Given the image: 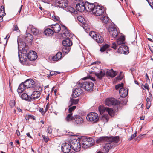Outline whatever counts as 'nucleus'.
Here are the masks:
<instances>
[{
	"mask_svg": "<svg viewBox=\"0 0 153 153\" xmlns=\"http://www.w3.org/2000/svg\"><path fill=\"white\" fill-rule=\"evenodd\" d=\"M94 141L91 138H85L82 142V147L84 148H86L92 146L94 144Z\"/></svg>",
	"mask_w": 153,
	"mask_h": 153,
	"instance_id": "nucleus-1",
	"label": "nucleus"
},
{
	"mask_svg": "<svg viewBox=\"0 0 153 153\" xmlns=\"http://www.w3.org/2000/svg\"><path fill=\"white\" fill-rule=\"evenodd\" d=\"M104 9L102 6L99 5L94 6L92 10L93 13L96 16H101L104 13Z\"/></svg>",
	"mask_w": 153,
	"mask_h": 153,
	"instance_id": "nucleus-2",
	"label": "nucleus"
},
{
	"mask_svg": "<svg viewBox=\"0 0 153 153\" xmlns=\"http://www.w3.org/2000/svg\"><path fill=\"white\" fill-rule=\"evenodd\" d=\"M86 119L94 123L98 121L99 117L96 113L91 112L88 114Z\"/></svg>",
	"mask_w": 153,
	"mask_h": 153,
	"instance_id": "nucleus-3",
	"label": "nucleus"
},
{
	"mask_svg": "<svg viewBox=\"0 0 153 153\" xmlns=\"http://www.w3.org/2000/svg\"><path fill=\"white\" fill-rule=\"evenodd\" d=\"M119 140V137L118 136H112L110 137H102L97 139V142L98 143L105 141H114L117 142Z\"/></svg>",
	"mask_w": 153,
	"mask_h": 153,
	"instance_id": "nucleus-4",
	"label": "nucleus"
},
{
	"mask_svg": "<svg viewBox=\"0 0 153 153\" xmlns=\"http://www.w3.org/2000/svg\"><path fill=\"white\" fill-rule=\"evenodd\" d=\"M94 84L90 81L84 82L80 85V86L85 90L90 91L93 90Z\"/></svg>",
	"mask_w": 153,
	"mask_h": 153,
	"instance_id": "nucleus-5",
	"label": "nucleus"
},
{
	"mask_svg": "<svg viewBox=\"0 0 153 153\" xmlns=\"http://www.w3.org/2000/svg\"><path fill=\"white\" fill-rule=\"evenodd\" d=\"M70 144L71 148L74 151L78 152L80 151L81 145L79 140L75 139L71 141Z\"/></svg>",
	"mask_w": 153,
	"mask_h": 153,
	"instance_id": "nucleus-6",
	"label": "nucleus"
},
{
	"mask_svg": "<svg viewBox=\"0 0 153 153\" xmlns=\"http://www.w3.org/2000/svg\"><path fill=\"white\" fill-rule=\"evenodd\" d=\"M105 105H119L120 102L118 100L113 98H107L105 101Z\"/></svg>",
	"mask_w": 153,
	"mask_h": 153,
	"instance_id": "nucleus-7",
	"label": "nucleus"
},
{
	"mask_svg": "<svg viewBox=\"0 0 153 153\" xmlns=\"http://www.w3.org/2000/svg\"><path fill=\"white\" fill-rule=\"evenodd\" d=\"M119 140V139L117 142H115L114 141H107L108 143H106L104 146L103 147V151H104L106 153H108L109 149L114 146L115 144L117 143Z\"/></svg>",
	"mask_w": 153,
	"mask_h": 153,
	"instance_id": "nucleus-8",
	"label": "nucleus"
},
{
	"mask_svg": "<svg viewBox=\"0 0 153 153\" xmlns=\"http://www.w3.org/2000/svg\"><path fill=\"white\" fill-rule=\"evenodd\" d=\"M28 29L30 30L31 33L34 36H38L41 34V32L36 27L32 25H30L28 27Z\"/></svg>",
	"mask_w": 153,
	"mask_h": 153,
	"instance_id": "nucleus-9",
	"label": "nucleus"
},
{
	"mask_svg": "<svg viewBox=\"0 0 153 153\" xmlns=\"http://www.w3.org/2000/svg\"><path fill=\"white\" fill-rule=\"evenodd\" d=\"M62 150L64 153H69L71 148V144L65 143L62 145Z\"/></svg>",
	"mask_w": 153,
	"mask_h": 153,
	"instance_id": "nucleus-10",
	"label": "nucleus"
},
{
	"mask_svg": "<svg viewBox=\"0 0 153 153\" xmlns=\"http://www.w3.org/2000/svg\"><path fill=\"white\" fill-rule=\"evenodd\" d=\"M109 34L113 38H116L118 35V32L116 28L112 27L108 29Z\"/></svg>",
	"mask_w": 153,
	"mask_h": 153,
	"instance_id": "nucleus-11",
	"label": "nucleus"
},
{
	"mask_svg": "<svg viewBox=\"0 0 153 153\" xmlns=\"http://www.w3.org/2000/svg\"><path fill=\"white\" fill-rule=\"evenodd\" d=\"M118 52L121 53L128 54L129 53L128 48L126 46L121 45L119 48Z\"/></svg>",
	"mask_w": 153,
	"mask_h": 153,
	"instance_id": "nucleus-12",
	"label": "nucleus"
},
{
	"mask_svg": "<svg viewBox=\"0 0 153 153\" xmlns=\"http://www.w3.org/2000/svg\"><path fill=\"white\" fill-rule=\"evenodd\" d=\"M27 88H33L35 85V82L31 79L26 80L24 82Z\"/></svg>",
	"mask_w": 153,
	"mask_h": 153,
	"instance_id": "nucleus-13",
	"label": "nucleus"
},
{
	"mask_svg": "<svg viewBox=\"0 0 153 153\" xmlns=\"http://www.w3.org/2000/svg\"><path fill=\"white\" fill-rule=\"evenodd\" d=\"M59 7L65 8L68 6V1L67 0H59L57 2Z\"/></svg>",
	"mask_w": 153,
	"mask_h": 153,
	"instance_id": "nucleus-14",
	"label": "nucleus"
},
{
	"mask_svg": "<svg viewBox=\"0 0 153 153\" xmlns=\"http://www.w3.org/2000/svg\"><path fill=\"white\" fill-rule=\"evenodd\" d=\"M119 93L121 97L125 98L128 95V89L126 88H120L119 90Z\"/></svg>",
	"mask_w": 153,
	"mask_h": 153,
	"instance_id": "nucleus-15",
	"label": "nucleus"
},
{
	"mask_svg": "<svg viewBox=\"0 0 153 153\" xmlns=\"http://www.w3.org/2000/svg\"><path fill=\"white\" fill-rule=\"evenodd\" d=\"M51 27L53 30V33H58L61 30V27L59 25L58 23H56L55 25H52Z\"/></svg>",
	"mask_w": 153,
	"mask_h": 153,
	"instance_id": "nucleus-16",
	"label": "nucleus"
},
{
	"mask_svg": "<svg viewBox=\"0 0 153 153\" xmlns=\"http://www.w3.org/2000/svg\"><path fill=\"white\" fill-rule=\"evenodd\" d=\"M82 93V90L80 88H76L73 91L72 94L73 98H76Z\"/></svg>",
	"mask_w": 153,
	"mask_h": 153,
	"instance_id": "nucleus-17",
	"label": "nucleus"
},
{
	"mask_svg": "<svg viewBox=\"0 0 153 153\" xmlns=\"http://www.w3.org/2000/svg\"><path fill=\"white\" fill-rule=\"evenodd\" d=\"M95 6L93 4H90L88 2L85 3V10L88 12H92L94 6Z\"/></svg>",
	"mask_w": 153,
	"mask_h": 153,
	"instance_id": "nucleus-18",
	"label": "nucleus"
},
{
	"mask_svg": "<svg viewBox=\"0 0 153 153\" xmlns=\"http://www.w3.org/2000/svg\"><path fill=\"white\" fill-rule=\"evenodd\" d=\"M73 122L77 124H80L83 122V119L78 115L74 116Z\"/></svg>",
	"mask_w": 153,
	"mask_h": 153,
	"instance_id": "nucleus-19",
	"label": "nucleus"
},
{
	"mask_svg": "<svg viewBox=\"0 0 153 153\" xmlns=\"http://www.w3.org/2000/svg\"><path fill=\"white\" fill-rule=\"evenodd\" d=\"M85 3L80 2L77 4L76 7V9L80 12H82L85 10Z\"/></svg>",
	"mask_w": 153,
	"mask_h": 153,
	"instance_id": "nucleus-20",
	"label": "nucleus"
},
{
	"mask_svg": "<svg viewBox=\"0 0 153 153\" xmlns=\"http://www.w3.org/2000/svg\"><path fill=\"white\" fill-rule=\"evenodd\" d=\"M62 44L64 46L69 47L72 45V42L69 37H67L66 39L63 40L62 42Z\"/></svg>",
	"mask_w": 153,
	"mask_h": 153,
	"instance_id": "nucleus-21",
	"label": "nucleus"
},
{
	"mask_svg": "<svg viewBox=\"0 0 153 153\" xmlns=\"http://www.w3.org/2000/svg\"><path fill=\"white\" fill-rule=\"evenodd\" d=\"M24 37L25 40L28 43L31 42L33 39V36L29 33L25 34Z\"/></svg>",
	"mask_w": 153,
	"mask_h": 153,
	"instance_id": "nucleus-22",
	"label": "nucleus"
},
{
	"mask_svg": "<svg viewBox=\"0 0 153 153\" xmlns=\"http://www.w3.org/2000/svg\"><path fill=\"white\" fill-rule=\"evenodd\" d=\"M125 36L123 35H121L117 40V42L118 45H120L124 44L125 42Z\"/></svg>",
	"mask_w": 153,
	"mask_h": 153,
	"instance_id": "nucleus-23",
	"label": "nucleus"
},
{
	"mask_svg": "<svg viewBox=\"0 0 153 153\" xmlns=\"http://www.w3.org/2000/svg\"><path fill=\"white\" fill-rule=\"evenodd\" d=\"M27 88L24 82H22L20 84L19 86L17 89V92L19 93H21L23 92Z\"/></svg>",
	"mask_w": 153,
	"mask_h": 153,
	"instance_id": "nucleus-24",
	"label": "nucleus"
},
{
	"mask_svg": "<svg viewBox=\"0 0 153 153\" xmlns=\"http://www.w3.org/2000/svg\"><path fill=\"white\" fill-rule=\"evenodd\" d=\"M18 57L19 60L21 64L23 65L25 64V62L28 59L27 56H22L21 57H20L19 54V52Z\"/></svg>",
	"mask_w": 153,
	"mask_h": 153,
	"instance_id": "nucleus-25",
	"label": "nucleus"
},
{
	"mask_svg": "<svg viewBox=\"0 0 153 153\" xmlns=\"http://www.w3.org/2000/svg\"><path fill=\"white\" fill-rule=\"evenodd\" d=\"M94 39L99 43H102L104 41L102 36L100 35L97 34V36H95Z\"/></svg>",
	"mask_w": 153,
	"mask_h": 153,
	"instance_id": "nucleus-26",
	"label": "nucleus"
},
{
	"mask_svg": "<svg viewBox=\"0 0 153 153\" xmlns=\"http://www.w3.org/2000/svg\"><path fill=\"white\" fill-rule=\"evenodd\" d=\"M33 53L29 54L27 56L28 59H29L30 60L33 61L36 60L37 58V55L36 54V53L33 51Z\"/></svg>",
	"mask_w": 153,
	"mask_h": 153,
	"instance_id": "nucleus-27",
	"label": "nucleus"
},
{
	"mask_svg": "<svg viewBox=\"0 0 153 153\" xmlns=\"http://www.w3.org/2000/svg\"><path fill=\"white\" fill-rule=\"evenodd\" d=\"M63 27L64 28V30H62V35H64V36H65L66 37L68 38L69 36H70V33L69 31L68 30L66 27L63 25H62ZM62 36H63L62 35Z\"/></svg>",
	"mask_w": 153,
	"mask_h": 153,
	"instance_id": "nucleus-28",
	"label": "nucleus"
},
{
	"mask_svg": "<svg viewBox=\"0 0 153 153\" xmlns=\"http://www.w3.org/2000/svg\"><path fill=\"white\" fill-rule=\"evenodd\" d=\"M95 74L98 79H101L105 75V73L104 71L101 70L99 72H95Z\"/></svg>",
	"mask_w": 153,
	"mask_h": 153,
	"instance_id": "nucleus-29",
	"label": "nucleus"
},
{
	"mask_svg": "<svg viewBox=\"0 0 153 153\" xmlns=\"http://www.w3.org/2000/svg\"><path fill=\"white\" fill-rule=\"evenodd\" d=\"M62 55L61 52H58L53 57L52 59L54 61H57L60 59L62 57Z\"/></svg>",
	"mask_w": 153,
	"mask_h": 153,
	"instance_id": "nucleus-30",
	"label": "nucleus"
},
{
	"mask_svg": "<svg viewBox=\"0 0 153 153\" xmlns=\"http://www.w3.org/2000/svg\"><path fill=\"white\" fill-rule=\"evenodd\" d=\"M40 93L38 91H34L31 95V98L35 99L39 98L40 96Z\"/></svg>",
	"mask_w": 153,
	"mask_h": 153,
	"instance_id": "nucleus-31",
	"label": "nucleus"
},
{
	"mask_svg": "<svg viewBox=\"0 0 153 153\" xmlns=\"http://www.w3.org/2000/svg\"><path fill=\"white\" fill-rule=\"evenodd\" d=\"M44 33L46 35H52L53 33V30L52 28H47L45 30Z\"/></svg>",
	"mask_w": 153,
	"mask_h": 153,
	"instance_id": "nucleus-32",
	"label": "nucleus"
},
{
	"mask_svg": "<svg viewBox=\"0 0 153 153\" xmlns=\"http://www.w3.org/2000/svg\"><path fill=\"white\" fill-rule=\"evenodd\" d=\"M106 74L111 77H113L116 75V73L111 69V71H108L106 72Z\"/></svg>",
	"mask_w": 153,
	"mask_h": 153,
	"instance_id": "nucleus-33",
	"label": "nucleus"
},
{
	"mask_svg": "<svg viewBox=\"0 0 153 153\" xmlns=\"http://www.w3.org/2000/svg\"><path fill=\"white\" fill-rule=\"evenodd\" d=\"M108 108H105L103 106H99L98 107L99 111L101 114H103V112L105 111H107V109Z\"/></svg>",
	"mask_w": 153,
	"mask_h": 153,
	"instance_id": "nucleus-34",
	"label": "nucleus"
},
{
	"mask_svg": "<svg viewBox=\"0 0 153 153\" xmlns=\"http://www.w3.org/2000/svg\"><path fill=\"white\" fill-rule=\"evenodd\" d=\"M72 113H70L66 117L65 119V120L68 122L71 120L73 121L74 119V117L72 116Z\"/></svg>",
	"mask_w": 153,
	"mask_h": 153,
	"instance_id": "nucleus-35",
	"label": "nucleus"
},
{
	"mask_svg": "<svg viewBox=\"0 0 153 153\" xmlns=\"http://www.w3.org/2000/svg\"><path fill=\"white\" fill-rule=\"evenodd\" d=\"M100 19L106 24L108 23L109 20V18L106 16L101 17L100 18Z\"/></svg>",
	"mask_w": 153,
	"mask_h": 153,
	"instance_id": "nucleus-36",
	"label": "nucleus"
},
{
	"mask_svg": "<svg viewBox=\"0 0 153 153\" xmlns=\"http://www.w3.org/2000/svg\"><path fill=\"white\" fill-rule=\"evenodd\" d=\"M107 112H108L110 116L111 117L114 116L115 114V111L111 108H107Z\"/></svg>",
	"mask_w": 153,
	"mask_h": 153,
	"instance_id": "nucleus-37",
	"label": "nucleus"
},
{
	"mask_svg": "<svg viewBox=\"0 0 153 153\" xmlns=\"http://www.w3.org/2000/svg\"><path fill=\"white\" fill-rule=\"evenodd\" d=\"M79 99H76L73 98L71 99L70 100V102L71 103V105H70L77 104L79 102Z\"/></svg>",
	"mask_w": 153,
	"mask_h": 153,
	"instance_id": "nucleus-38",
	"label": "nucleus"
},
{
	"mask_svg": "<svg viewBox=\"0 0 153 153\" xmlns=\"http://www.w3.org/2000/svg\"><path fill=\"white\" fill-rule=\"evenodd\" d=\"M109 47V46L107 44H105L102 46L100 49V51L101 52H103L108 49Z\"/></svg>",
	"mask_w": 153,
	"mask_h": 153,
	"instance_id": "nucleus-39",
	"label": "nucleus"
},
{
	"mask_svg": "<svg viewBox=\"0 0 153 153\" xmlns=\"http://www.w3.org/2000/svg\"><path fill=\"white\" fill-rule=\"evenodd\" d=\"M5 15V13L4 7L1 6V12H0V18L4 16Z\"/></svg>",
	"mask_w": 153,
	"mask_h": 153,
	"instance_id": "nucleus-40",
	"label": "nucleus"
},
{
	"mask_svg": "<svg viewBox=\"0 0 153 153\" xmlns=\"http://www.w3.org/2000/svg\"><path fill=\"white\" fill-rule=\"evenodd\" d=\"M69 51L70 48L68 47L64 46L62 49V52L65 54L68 53Z\"/></svg>",
	"mask_w": 153,
	"mask_h": 153,
	"instance_id": "nucleus-41",
	"label": "nucleus"
},
{
	"mask_svg": "<svg viewBox=\"0 0 153 153\" xmlns=\"http://www.w3.org/2000/svg\"><path fill=\"white\" fill-rule=\"evenodd\" d=\"M21 98L23 100H27L28 99V96L27 94L24 93L21 95Z\"/></svg>",
	"mask_w": 153,
	"mask_h": 153,
	"instance_id": "nucleus-42",
	"label": "nucleus"
},
{
	"mask_svg": "<svg viewBox=\"0 0 153 153\" xmlns=\"http://www.w3.org/2000/svg\"><path fill=\"white\" fill-rule=\"evenodd\" d=\"M97 33H96L95 32L93 31H91L89 33V35L94 39L95 36H97Z\"/></svg>",
	"mask_w": 153,
	"mask_h": 153,
	"instance_id": "nucleus-43",
	"label": "nucleus"
},
{
	"mask_svg": "<svg viewBox=\"0 0 153 153\" xmlns=\"http://www.w3.org/2000/svg\"><path fill=\"white\" fill-rule=\"evenodd\" d=\"M123 83L119 84L115 86V88L117 90L118 89H120V88H123Z\"/></svg>",
	"mask_w": 153,
	"mask_h": 153,
	"instance_id": "nucleus-44",
	"label": "nucleus"
},
{
	"mask_svg": "<svg viewBox=\"0 0 153 153\" xmlns=\"http://www.w3.org/2000/svg\"><path fill=\"white\" fill-rule=\"evenodd\" d=\"M76 108L75 106H73L72 107H70L68 109V112L69 113H72V111H73Z\"/></svg>",
	"mask_w": 153,
	"mask_h": 153,
	"instance_id": "nucleus-45",
	"label": "nucleus"
},
{
	"mask_svg": "<svg viewBox=\"0 0 153 153\" xmlns=\"http://www.w3.org/2000/svg\"><path fill=\"white\" fill-rule=\"evenodd\" d=\"M150 6V7L153 8V0H146Z\"/></svg>",
	"mask_w": 153,
	"mask_h": 153,
	"instance_id": "nucleus-46",
	"label": "nucleus"
},
{
	"mask_svg": "<svg viewBox=\"0 0 153 153\" xmlns=\"http://www.w3.org/2000/svg\"><path fill=\"white\" fill-rule=\"evenodd\" d=\"M52 18L53 20L56 22L59 21L60 20L58 16L55 15L53 16Z\"/></svg>",
	"mask_w": 153,
	"mask_h": 153,
	"instance_id": "nucleus-47",
	"label": "nucleus"
},
{
	"mask_svg": "<svg viewBox=\"0 0 153 153\" xmlns=\"http://www.w3.org/2000/svg\"><path fill=\"white\" fill-rule=\"evenodd\" d=\"M77 19L81 23L83 22L84 20V18L80 16H78L77 17Z\"/></svg>",
	"mask_w": 153,
	"mask_h": 153,
	"instance_id": "nucleus-48",
	"label": "nucleus"
},
{
	"mask_svg": "<svg viewBox=\"0 0 153 153\" xmlns=\"http://www.w3.org/2000/svg\"><path fill=\"white\" fill-rule=\"evenodd\" d=\"M60 73L58 71H52L50 72V75L52 76L54 75H56Z\"/></svg>",
	"mask_w": 153,
	"mask_h": 153,
	"instance_id": "nucleus-49",
	"label": "nucleus"
},
{
	"mask_svg": "<svg viewBox=\"0 0 153 153\" xmlns=\"http://www.w3.org/2000/svg\"><path fill=\"white\" fill-rule=\"evenodd\" d=\"M90 79L91 80H92L93 81H94L95 80L94 78L93 77H91L90 76H88L86 77H84V78H83V79L84 80H85L86 79Z\"/></svg>",
	"mask_w": 153,
	"mask_h": 153,
	"instance_id": "nucleus-50",
	"label": "nucleus"
},
{
	"mask_svg": "<svg viewBox=\"0 0 153 153\" xmlns=\"http://www.w3.org/2000/svg\"><path fill=\"white\" fill-rule=\"evenodd\" d=\"M13 31H17L18 32V30L19 31L18 27L16 25H14L13 28Z\"/></svg>",
	"mask_w": 153,
	"mask_h": 153,
	"instance_id": "nucleus-51",
	"label": "nucleus"
},
{
	"mask_svg": "<svg viewBox=\"0 0 153 153\" xmlns=\"http://www.w3.org/2000/svg\"><path fill=\"white\" fill-rule=\"evenodd\" d=\"M69 9H70V11H71L72 13H76L77 11L75 10L74 8L70 7Z\"/></svg>",
	"mask_w": 153,
	"mask_h": 153,
	"instance_id": "nucleus-52",
	"label": "nucleus"
},
{
	"mask_svg": "<svg viewBox=\"0 0 153 153\" xmlns=\"http://www.w3.org/2000/svg\"><path fill=\"white\" fill-rule=\"evenodd\" d=\"M136 136V133H135L134 134H132L131 137L129 138L128 140H131L134 137Z\"/></svg>",
	"mask_w": 153,
	"mask_h": 153,
	"instance_id": "nucleus-53",
	"label": "nucleus"
},
{
	"mask_svg": "<svg viewBox=\"0 0 153 153\" xmlns=\"http://www.w3.org/2000/svg\"><path fill=\"white\" fill-rule=\"evenodd\" d=\"M47 131L49 134H51L52 132V129L51 126H49L47 129Z\"/></svg>",
	"mask_w": 153,
	"mask_h": 153,
	"instance_id": "nucleus-54",
	"label": "nucleus"
},
{
	"mask_svg": "<svg viewBox=\"0 0 153 153\" xmlns=\"http://www.w3.org/2000/svg\"><path fill=\"white\" fill-rule=\"evenodd\" d=\"M112 48L114 49H116L117 48V45L116 43L114 42L112 43Z\"/></svg>",
	"mask_w": 153,
	"mask_h": 153,
	"instance_id": "nucleus-55",
	"label": "nucleus"
},
{
	"mask_svg": "<svg viewBox=\"0 0 153 153\" xmlns=\"http://www.w3.org/2000/svg\"><path fill=\"white\" fill-rule=\"evenodd\" d=\"M18 42V46L22 45V44H23V47H24V46H25L26 45V44L25 43H23L22 42H19L18 40L17 41Z\"/></svg>",
	"mask_w": 153,
	"mask_h": 153,
	"instance_id": "nucleus-56",
	"label": "nucleus"
},
{
	"mask_svg": "<svg viewBox=\"0 0 153 153\" xmlns=\"http://www.w3.org/2000/svg\"><path fill=\"white\" fill-rule=\"evenodd\" d=\"M16 104L15 101L14 100H11L9 104L10 105H15Z\"/></svg>",
	"mask_w": 153,
	"mask_h": 153,
	"instance_id": "nucleus-57",
	"label": "nucleus"
},
{
	"mask_svg": "<svg viewBox=\"0 0 153 153\" xmlns=\"http://www.w3.org/2000/svg\"><path fill=\"white\" fill-rule=\"evenodd\" d=\"M146 101H147V105H150L151 103V101L150 99L149 98H147L146 99Z\"/></svg>",
	"mask_w": 153,
	"mask_h": 153,
	"instance_id": "nucleus-58",
	"label": "nucleus"
},
{
	"mask_svg": "<svg viewBox=\"0 0 153 153\" xmlns=\"http://www.w3.org/2000/svg\"><path fill=\"white\" fill-rule=\"evenodd\" d=\"M146 79L147 82H150V80L147 74H146Z\"/></svg>",
	"mask_w": 153,
	"mask_h": 153,
	"instance_id": "nucleus-59",
	"label": "nucleus"
},
{
	"mask_svg": "<svg viewBox=\"0 0 153 153\" xmlns=\"http://www.w3.org/2000/svg\"><path fill=\"white\" fill-rule=\"evenodd\" d=\"M43 138H44L45 141L46 142H47L48 141V140H49V138L48 137H43Z\"/></svg>",
	"mask_w": 153,
	"mask_h": 153,
	"instance_id": "nucleus-60",
	"label": "nucleus"
},
{
	"mask_svg": "<svg viewBox=\"0 0 153 153\" xmlns=\"http://www.w3.org/2000/svg\"><path fill=\"white\" fill-rule=\"evenodd\" d=\"M39 111L41 112L42 114H43L45 113V111H44L43 110V109L42 108H40L39 109Z\"/></svg>",
	"mask_w": 153,
	"mask_h": 153,
	"instance_id": "nucleus-61",
	"label": "nucleus"
},
{
	"mask_svg": "<svg viewBox=\"0 0 153 153\" xmlns=\"http://www.w3.org/2000/svg\"><path fill=\"white\" fill-rule=\"evenodd\" d=\"M144 88L148 90L149 89V86L147 84H146L145 85H144Z\"/></svg>",
	"mask_w": 153,
	"mask_h": 153,
	"instance_id": "nucleus-62",
	"label": "nucleus"
},
{
	"mask_svg": "<svg viewBox=\"0 0 153 153\" xmlns=\"http://www.w3.org/2000/svg\"><path fill=\"white\" fill-rule=\"evenodd\" d=\"M16 134L18 136H19L20 135V132L18 130H17L16 131Z\"/></svg>",
	"mask_w": 153,
	"mask_h": 153,
	"instance_id": "nucleus-63",
	"label": "nucleus"
},
{
	"mask_svg": "<svg viewBox=\"0 0 153 153\" xmlns=\"http://www.w3.org/2000/svg\"><path fill=\"white\" fill-rule=\"evenodd\" d=\"M23 6V5H21V7L19 8V10L18 11V13L19 14L21 12V9H22V7Z\"/></svg>",
	"mask_w": 153,
	"mask_h": 153,
	"instance_id": "nucleus-64",
	"label": "nucleus"
}]
</instances>
